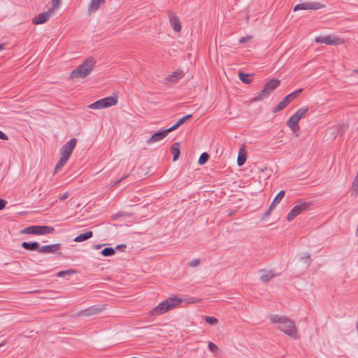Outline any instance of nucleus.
<instances>
[{
  "label": "nucleus",
  "instance_id": "5",
  "mask_svg": "<svg viewBox=\"0 0 358 358\" xmlns=\"http://www.w3.org/2000/svg\"><path fill=\"white\" fill-rule=\"evenodd\" d=\"M280 85V80L273 79L264 85L257 96L251 99V102L259 101L267 98Z\"/></svg>",
  "mask_w": 358,
  "mask_h": 358
},
{
  "label": "nucleus",
  "instance_id": "25",
  "mask_svg": "<svg viewBox=\"0 0 358 358\" xmlns=\"http://www.w3.org/2000/svg\"><path fill=\"white\" fill-rule=\"evenodd\" d=\"M351 195L354 196L358 195V173H357V175L352 183Z\"/></svg>",
  "mask_w": 358,
  "mask_h": 358
},
{
  "label": "nucleus",
  "instance_id": "47",
  "mask_svg": "<svg viewBox=\"0 0 358 358\" xmlns=\"http://www.w3.org/2000/svg\"><path fill=\"white\" fill-rule=\"evenodd\" d=\"M124 178H125V177H123V178H120L119 180H117V181L116 182V184H117V183H118V182H120V181H122Z\"/></svg>",
  "mask_w": 358,
  "mask_h": 358
},
{
  "label": "nucleus",
  "instance_id": "45",
  "mask_svg": "<svg viewBox=\"0 0 358 358\" xmlns=\"http://www.w3.org/2000/svg\"><path fill=\"white\" fill-rule=\"evenodd\" d=\"M4 44L3 43H1L0 44V50H3L4 48Z\"/></svg>",
  "mask_w": 358,
  "mask_h": 358
},
{
  "label": "nucleus",
  "instance_id": "8",
  "mask_svg": "<svg viewBox=\"0 0 358 358\" xmlns=\"http://www.w3.org/2000/svg\"><path fill=\"white\" fill-rule=\"evenodd\" d=\"M324 6L319 2H307L297 4L294 10H317L322 8Z\"/></svg>",
  "mask_w": 358,
  "mask_h": 358
},
{
  "label": "nucleus",
  "instance_id": "32",
  "mask_svg": "<svg viewBox=\"0 0 358 358\" xmlns=\"http://www.w3.org/2000/svg\"><path fill=\"white\" fill-rule=\"evenodd\" d=\"M204 320H205L206 322H207L211 325H215L218 322L217 319L215 317L206 316Z\"/></svg>",
  "mask_w": 358,
  "mask_h": 358
},
{
  "label": "nucleus",
  "instance_id": "48",
  "mask_svg": "<svg viewBox=\"0 0 358 358\" xmlns=\"http://www.w3.org/2000/svg\"><path fill=\"white\" fill-rule=\"evenodd\" d=\"M356 327H357V329L358 331V322L356 324Z\"/></svg>",
  "mask_w": 358,
  "mask_h": 358
},
{
  "label": "nucleus",
  "instance_id": "15",
  "mask_svg": "<svg viewBox=\"0 0 358 358\" xmlns=\"http://www.w3.org/2000/svg\"><path fill=\"white\" fill-rule=\"evenodd\" d=\"M52 11L50 10L46 12L39 13L33 19V23L34 24H41L46 22L50 18Z\"/></svg>",
  "mask_w": 358,
  "mask_h": 358
},
{
  "label": "nucleus",
  "instance_id": "30",
  "mask_svg": "<svg viewBox=\"0 0 358 358\" xmlns=\"http://www.w3.org/2000/svg\"><path fill=\"white\" fill-rule=\"evenodd\" d=\"M115 253V250L113 248H106L101 250V254L104 257L112 256Z\"/></svg>",
  "mask_w": 358,
  "mask_h": 358
},
{
  "label": "nucleus",
  "instance_id": "3",
  "mask_svg": "<svg viewBox=\"0 0 358 358\" xmlns=\"http://www.w3.org/2000/svg\"><path fill=\"white\" fill-rule=\"evenodd\" d=\"M182 303V299L179 298L169 297L165 301L161 302L155 308L149 311L151 316H157L162 315L167 311L178 306Z\"/></svg>",
  "mask_w": 358,
  "mask_h": 358
},
{
  "label": "nucleus",
  "instance_id": "6",
  "mask_svg": "<svg viewBox=\"0 0 358 358\" xmlns=\"http://www.w3.org/2000/svg\"><path fill=\"white\" fill-rule=\"evenodd\" d=\"M55 231L52 227L34 225L22 229V234L44 235L52 234Z\"/></svg>",
  "mask_w": 358,
  "mask_h": 358
},
{
  "label": "nucleus",
  "instance_id": "19",
  "mask_svg": "<svg viewBox=\"0 0 358 358\" xmlns=\"http://www.w3.org/2000/svg\"><path fill=\"white\" fill-rule=\"evenodd\" d=\"M22 247L24 249L27 250H31V251L37 250L38 252V248H40L39 244L37 242H31V243L23 242L22 243Z\"/></svg>",
  "mask_w": 358,
  "mask_h": 358
},
{
  "label": "nucleus",
  "instance_id": "34",
  "mask_svg": "<svg viewBox=\"0 0 358 358\" xmlns=\"http://www.w3.org/2000/svg\"><path fill=\"white\" fill-rule=\"evenodd\" d=\"M60 3H61V0H52L51 1L52 6H51L50 10L53 11V10L57 9L59 7Z\"/></svg>",
  "mask_w": 358,
  "mask_h": 358
},
{
  "label": "nucleus",
  "instance_id": "16",
  "mask_svg": "<svg viewBox=\"0 0 358 358\" xmlns=\"http://www.w3.org/2000/svg\"><path fill=\"white\" fill-rule=\"evenodd\" d=\"M292 101L293 100L292 99L291 96L289 94L287 95L281 101L278 103V105L273 108V113H278L282 110Z\"/></svg>",
  "mask_w": 358,
  "mask_h": 358
},
{
  "label": "nucleus",
  "instance_id": "38",
  "mask_svg": "<svg viewBox=\"0 0 358 358\" xmlns=\"http://www.w3.org/2000/svg\"><path fill=\"white\" fill-rule=\"evenodd\" d=\"M251 38H252V36H246L242 37V38L239 40V43H241V44L245 43H246L248 41H250Z\"/></svg>",
  "mask_w": 358,
  "mask_h": 358
},
{
  "label": "nucleus",
  "instance_id": "39",
  "mask_svg": "<svg viewBox=\"0 0 358 358\" xmlns=\"http://www.w3.org/2000/svg\"><path fill=\"white\" fill-rule=\"evenodd\" d=\"M325 39H326L325 36H317L315 38V42L319 43H324Z\"/></svg>",
  "mask_w": 358,
  "mask_h": 358
},
{
  "label": "nucleus",
  "instance_id": "24",
  "mask_svg": "<svg viewBox=\"0 0 358 358\" xmlns=\"http://www.w3.org/2000/svg\"><path fill=\"white\" fill-rule=\"evenodd\" d=\"M192 115L189 114L187 115L182 118H180L174 125L170 127L172 131L176 129L178 127H179L180 125H182L183 123H185L187 120H189L192 117Z\"/></svg>",
  "mask_w": 358,
  "mask_h": 358
},
{
  "label": "nucleus",
  "instance_id": "10",
  "mask_svg": "<svg viewBox=\"0 0 358 358\" xmlns=\"http://www.w3.org/2000/svg\"><path fill=\"white\" fill-rule=\"evenodd\" d=\"M171 131H172V129L169 128L166 130L157 132V133L154 134L150 138H149L147 140V143L148 145H150L154 143L158 142V141L162 140L164 138H165L168 135V134L170 133Z\"/></svg>",
  "mask_w": 358,
  "mask_h": 358
},
{
  "label": "nucleus",
  "instance_id": "26",
  "mask_svg": "<svg viewBox=\"0 0 358 358\" xmlns=\"http://www.w3.org/2000/svg\"><path fill=\"white\" fill-rule=\"evenodd\" d=\"M308 110V107L301 108L297 110V111L294 114V115L296 116V118H298L300 120L301 118L306 116Z\"/></svg>",
  "mask_w": 358,
  "mask_h": 358
},
{
  "label": "nucleus",
  "instance_id": "49",
  "mask_svg": "<svg viewBox=\"0 0 358 358\" xmlns=\"http://www.w3.org/2000/svg\"><path fill=\"white\" fill-rule=\"evenodd\" d=\"M357 173H358V170H357Z\"/></svg>",
  "mask_w": 358,
  "mask_h": 358
},
{
  "label": "nucleus",
  "instance_id": "9",
  "mask_svg": "<svg viewBox=\"0 0 358 358\" xmlns=\"http://www.w3.org/2000/svg\"><path fill=\"white\" fill-rule=\"evenodd\" d=\"M308 204L307 203H303L299 205L295 206L292 210L287 215V219L288 221L293 220L302 211L307 209Z\"/></svg>",
  "mask_w": 358,
  "mask_h": 358
},
{
  "label": "nucleus",
  "instance_id": "37",
  "mask_svg": "<svg viewBox=\"0 0 358 358\" xmlns=\"http://www.w3.org/2000/svg\"><path fill=\"white\" fill-rule=\"evenodd\" d=\"M302 89H298L292 93H290L289 95L291 96L292 100L296 98L302 92Z\"/></svg>",
  "mask_w": 358,
  "mask_h": 358
},
{
  "label": "nucleus",
  "instance_id": "44",
  "mask_svg": "<svg viewBox=\"0 0 358 358\" xmlns=\"http://www.w3.org/2000/svg\"><path fill=\"white\" fill-rule=\"evenodd\" d=\"M101 246H102V245H101V244H99V245H94V248H96V249H99V248H100Z\"/></svg>",
  "mask_w": 358,
  "mask_h": 358
},
{
  "label": "nucleus",
  "instance_id": "28",
  "mask_svg": "<svg viewBox=\"0 0 358 358\" xmlns=\"http://www.w3.org/2000/svg\"><path fill=\"white\" fill-rule=\"evenodd\" d=\"M238 76H239L240 80L245 84H249L252 82V79L250 78L249 74H247V73L240 71L238 73Z\"/></svg>",
  "mask_w": 358,
  "mask_h": 358
},
{
  "label": "nucleus",
  "instance_id": "2",
  "mask_svg": "<svg viewBox=\"0 0 358 358\" xmlns=\"http://www.w3.org/2000/svg\"><path fill=\"white\" fill-rule=\"evenodd\" d=\"M96 61L92 57L86 59L81 64L73 69L69 76V79H83L90 75L93 70Z\"/></svg>",
  "mask_w": 358,
  "mask_h": 358
},
{
  "label": "nucleus",
  "instance_id": "18",
  "mask_svg": "<svg viewBox=\"0 0 358 358\" xmlns=\"http://www.w3.org/2000/svg\"><path fill=\"white\" fill-rule=\"evenodd\" d=\"M104 2L105 0H91L88 6V13L91 14L96 11Z\"/></svg>",
  "mask_w": 358,
  "mask_h": 358
},
{
  "label": "nucleus",
  "instance_id": "20",
  "mask_svg": "<svg viewBox=\"0 0 358 358\" xmlns=\"http://www.w3.org/2000/svg\"><path fill=\"white\" fill-rule=\"evenodd\" d=\"M171 151L173 155V160L175 162L178 159L180 154V143L179 142L174 143L171 147Z\"/></svg>",
  "mask_w": 358,
  "mask_h": 358
},
{
  "label": "nucleus",
  "instance_id": "43",
  "mask_svg": "<svg viewBox=\"0 0 358 358\" xmlns=\"http://www.w3.org/2000/svg\"><path fill=\"white\" fill-rule=\"evenodd\" d=\"M275 207H271V205L270 206V207L268 208V209L264 213V216H268L270 215L271 212L273 210V209Z\"/></svg>",
  "mask_w": 358,
  "mask_h": 358
},
{
  "label": "nucleus",
  "instance_id": "31",
  "mask_svg": "<svg viewBox=\"0 0 358 358\" xmlns=\"http://www.w3.org/2000/svg\"><path fill=\"white\" fill-rule=\"evenodd\" d=\"M209 159V155L207 152L202 153L199 159V164L203 165L207 162Z\"/></svg>",
  "mask_w": 358,
  "mask_h": 358
},
{
  "label": "nucleus",
  "instance_id": "12",
  "mask_svg": "<svg viewBox=\"0 0 358 358\" xmlns=\"http://www.w3.org/2000/svg\"><path fill=\"white\" fill-rule=\"evenodd\" d=\"M169 18L173 30L180 32L181 31V23L178 17L176 16L175 13L170 10L169 11Z\"/></svg>",
  "mask_w": 358,
  "mask_h": 358
},
{
  "label": "nucleus",
  "instance_id": "11",
  "mask_svg": "<svg viewBox=\"0 0 358 358\" xmlns=\"http://www.w3.org/2000/svg\"><path fill=\"white\" fill-rule=\"evenodd\" d=\"M106 309V306L103 305L101 307L99 308L96 306H91L85 310H83L78 313V315H84V316H92L94 315L99 314L103 310Z\"/></svg>",
  "mask_w": 358,
  "mask_h": 358
},
{
  "label": "nucleus",
  "instance_id": "13",
  "mask_svg": "<svg viewBox=\"0 0 358 358\" xmlns=\"http://www.w3.org/2000/svg\"><path fill=\"white\" fill-rule=\"evenodd\" d=\"M300 120L296 118V116L292 115L287 120V124L295 134L296 137L299 136L298 130L299 129V122Z\"/></svg>",
  "mask_w": 358,
  "mask_h": 358
},
{
  "label": "nucleus",
  "instance_id": "22",
  "mask_svg": "<svg viewBox=\"0 0 358 358\" xmlns=\"http://www.w3.org/2000/svg\"><path fill=\"white\" fill-rule=\"evenodd\" d=\"M93 236V233L91 231H87L84 234H80L74 238V241L76 242H82L86 241Z\"/></svg>",
  "mask_w": 358,
  "mask_h": 358
},
{
  "label": "nucleus",
  "instance_id": "33",
  "mask_svg": "<svg viewBox=\"0 0 358 358\" xmlns=\"http://www.w3.org/2000/svg\"><path fill=\"white\" fill-rule=\"evenodd\" d=\"M76 273V271L73 269H69L65 271H62L57 273V277H63L65 275H71Z\"/></svg>",
  "mask_w": 358,
  "mask_h": 358
},
{
  "label": "nucleus",
  "instance_id": "4",
  "mask_svg": "<svg viewBox=\"0 0 358 358\" xmlns=\"http://www.w3.org/2000/svg\"><path fill=\"white\" fill-rule=\"evenodd\" d=\"M77 143L76 138H72L66 142L62 148L61 150V157L58 162L57 163L54 173H57L59 170H60L64 164L69 160L73 150H74Z\"/></svg>",
  "mask_w": 358,
  "mask_h": 358
},
{
  "label": "nucleus",
  "instance_id": "36",
  "mask_svg": "<svg viewBox=\"0 0 358 358\" xmlns=\"http://www.w3.org/2000/svg\"><path fill=\"white\" fill-rule=\"evenodd\" d=\"M199 264H200V259H193L188 263V266H189L191 267H196V266H198Z\"/></svg>",
  "mask_w": 358,
  "mask_h": 358
},
{
  "label": "nucleus",
  "instance_id": "27",
  "mask_svg": "<svg viewBox=\"0 0 358 358\" xmlns=\"http://www.w3.org/2000/svg\"><path fill=\"white\" fill-rule=\"evenodd\" d=\"M285 194V192L284 190L280 191L279 193L277 194V196L273 199V201H272V203L271 204V207H275L276 205L278 203H279L280 201H281V199L284 197Z\"/></svg>",
  "mask_w": 358,
  "mask_h": 358
},
{
  "label": "nucleus",
  "instance_id": "23",
  "mask_svg": "<svg viewBox=\"0 0 358 358\" xmlns=\"http://www.w3.org/2000/svg\"><path fill=\"white\" fill-rule=\"evenodd\" d=\"M246 159H247V155H246L245 150L243 148L241 149L238 156V159H237L238 165L239 166L243 165L246 161Z\"/></svg>",
  "mask_w": 358,
  "mask_h": 358
},
{
  "label": "nucleus",
  "instance_id": "41",
  "mask_svg": "<svg viewBox=\"0 0 358 358\" xmlns=\"http://www.w3.org/2000/svg\"><path fill=\"white\" fill-rule=\"evenodd\" d=\"M69 196V194L68 192H65L63 195H62L60 197H59V199L61 201H64L65 199H66Z\"/></svg>",
  "mask_w": 358,
  "mask_h": 358
},
{
  "label": "nucleus",
  "instance_id": "1",
  "mask_svg": "<svg viewBox=\"0 0 358 358\" xmlns=\"http://www.w3.org/2000/svg\"><path fill=\"white\" fill-rule=\"evenodd\" d=\"M271 322L278 324V329L290 337L298 338V331L294 321L288 317L273 315L270 317Z\"/></svg>",
  "mask_w": 358,
  "mask_h": 358
},
{
  "label": "nucleus",
  "instance_id": "29",
  "mask_svg": "<svg viewBox=\"0 0 358 358\" xmlns=\"http://www.w3.org/2000/svg\"><path fill=\"white\" fill-rule=\"evenodd\" d=\"M275 276V275L271 272V271H266V272H264V274H262L261 276H260V279L262 282H268L270 281L273 277Z\"/></svg>",
  "mask_w": 358,
  "mask_h": 358
},
{
  "label": "nucleus",
  "instance_id": "7",
  "mask_svg": "<svg viewBox=\"0 0 358 358\" xmlns=\"http://www.w3.org/2000/svg\"><path fill=\"white\" fill-rule=\"evenodd\" d=\"M117 103V96H108L99 99L88 106L90 109H102L116 105Z\"/></svg>",
  "mask_w": 358,
  "mask_h": 358
},
{
  "label": "nucleus",
  "instance_id": "46",
  "mask_svg": "<svg viewBox=\"0 0 358 358\" xmlns=\"http://www.w3.org/2000/svg\"><path fill=\"white\" fill-rule=\"evenodd\" d=\"M352 73L358 74V69L353 70Z\"/></svg>",
  "mask_w": 358,
  "mask_h": 358
},
{
  "label": "nucleus",
  "instance_id": "21",
  "mask_svg": "<svg viewBox=\"0 0 358 358\" xmlns=\"http://www.w3.org/2000/svg\"><path fill=\"white\" fill-rule=\"evenodd\" d=\"M183 76L184 73L182 71L173 72L166 80L169 83H175L183 78Z\"/></svg>",
  "mask_w": 358,
  "mask_h": 358
},
{
  "label": "nucleus",
  "instance_id": "17",
  "mask_svg": "<svg viewBox=\"0 0 358 358\" xmlns=\"http://www.w3.org/2000/svg\"><path fill=\"white\" fill-rule=\"evenodd\" d=\"M325 38L326 39L324 41V43L327 45H338L343 44L344 43V41L338 36H333L331 35H327V36H325Z\"/></svg>",
  "mask_w": 358,
  "mask_h": 358
},
{
  "label": "nucleus",
  "instance_id": "42",
  "mask_svg": "<svg viewBox=\"0 0 358 358\" xmlns=\"http://www.w3.org/2000/svg\"><path fill=\"white\" fill-rule=\"evenodd\" d=\"M0 139L1 140H8V138L6 134H5L3 132L0 131Z\"/></svg>",
  "mask_w": 358,
  "mask_h": 358
},
{
  "label": "nucleus",
  "instance_id": "40",
  "mask_svg": "<svg viewBox=\"0 0 358 358\" xmlns=\"http://www.w3.org/2000/svg\"><path fill=\"white\" fill-rule=\"evenodd\" d=\"M6 204L7 201L6 200L0 199V210H3Z\"/></svg>",
  "mask_w": 358,
  "mask_h": 358
},
{
  "label": "nucleus",
  "instance_id": "14",
  "mask_svg": "<svg viewBox=\"0 0 358 358\" xmlns=\"http://www.w3.org/2000/svg\"><path fill=\"white\" fill-rule=\"evenodd\" d=\"M61 245L59 243H55L52 245H43L38 248V252L40 253H56L59 250Z\"/></svg>",
  "mask_w": 358,
  "mask_h": 358
},
{
  "label": "nucleus",
  "instance_id": "35",
  "mask_svg": "<svg viewBox=\"0 0 358 358\" xmlns=\"http://www.w3.org/2000/svg\"><path fill=\"white\" fill-rule=\"evenodd\" d=\"M208 346L209 350L213 352H216L218 350V347L212 342H209Z\"/></svg>",
  "mask_w": 358,
  "mask_h": 358
}]
</instances>
